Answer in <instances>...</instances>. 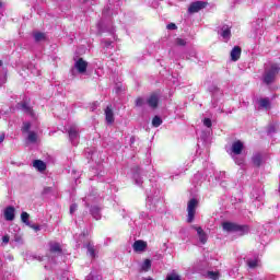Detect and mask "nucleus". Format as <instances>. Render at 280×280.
Returning a JSON list of instances; mask_svg holds the SVG:
<instances>
[{"label": "nucleus", "instance_id": "46", "mask_svg": "<svg viewBox=\"0 0 280 280\" xmlns=\"http://www.w3.org/2000/svg\"><path fill=\"white\" fill-rule=\"evenodd\" d=\"M200 173H197L196 175H195V178H200Z\"/></svg>", "mask_w": 280, "mask_h": 280}, {"label": "nucleus", "instance_id": "7", "mask_svg": "<svg viewBox=\"0 0 280 280\" xmlns=\"http://www.w3.org/2000/svg\"><path fill=\"white\" fill-rule=\"evenodd\" d=\"M219 36L225 39V43L231 40V27L229 25H223L218 31Z\"/></svg>", "mask_w": 280, "mask_h": 280}, {"label": "nucleus", "instance_id": "20", "mask_svg": "<svg viewBox=\"0 0 280 280\" xmlns=\"http://www.w3.org/2000/svg\"><path fill=\"white\" fill-rule=\"evenodd\" d=\"M27 141L30 143H36L38 141V135L35 131H28Z\"/></svg>", "mask_w": 280, "mask_h": 280}, {"label": "nucleus", "instance_id": "40", "mask_svg": "<svg viewBox=\"0 0 280 280\" xmlns=\"http://www.w3.org/2000/svg\"><path fill=\"white\" fill-rule=\"evenodd\" d=\"M93 1L95 0H81L83 4H89V5H93Z\"/></svg>", "mask_w": 280, "mask_h": 280}, {"label": "nucleus", "instance_id": "39", "mask_svg": "<svg viewBox=\"0 0 280 280\" xmlns=\"http://www.w3.org/2000/svg\"><path fill=\"white\" fill-rule=\"evenodd\" d=\"M9 242H10V236L4 235V236L2 237V243H3V244H9Z\"/></svg>", "mask_w": 280, "mask_h": 280}, {"label": "nucleus", "instance_id": "37", "mask_svg": "<svg viewBox=\"0 0 280 280\" xmlns=\"http://www.w3.org/2000/svg\"><path fill=\"white\" fill-rule=\"evenodd\" d=\"M102 43H104L105 47L108 49L110 48V45H113V42L107 40V39H103Z\"/></svg>", "mask_w": 280, "mask_h": 280}, {"label": "nucleus", "instance_id": "32", "mask_svg": "<svg viewBox=\"0 0 280 280\" xmlns=\"http://www.w3.org/2000/svg\"><path fill=\"white\" fill-rule=\"evenodd\" d=\"M30 128H32V124L24 122L22 127V132H30Z\"/></svg>", "mask_w": 280, "mask_h": 280}, {"label": "nucleus", "instance_id": "10", "mask_svg": "<svg viewBox=\"0 0 280 280\" xmlns=\"http://www.w3.org/2000/svg\"><path fill=\"white\" fill-rule=\"evenodd\" d=\"M132 248L135 250V253H143V250H145V248H148V243L145 241H136L132 245Z\"/></svg>", "mask_w": 280, "mask_h": 280}, {"label": "nucleus", "instance_id": "26", "mask_svg": "<svg viewBox=\"0 0 280 280\" xmlns=\"http://www.w3.org/2000/svg\"><path fill=\"white\" fill-rule=\"evenodd\" d=\"M133 180H135V184L138 185V186L143 185V179L141 178L140 173H135L133 174Z\"/></svg>", "mask_w": 280, "mask_h": 280}, {"label": "nucleus", "instance_id": "1", "mask_svg": "<svg viewBox=\"0 0 280 280\" xmlns=\"http://www.w3.org/2000/svg\"><path fill=\"white\" fill-rule=\"evenodd\" d=\"M222 226L223 231L228 233H238V235H248V233H250V228L246 224L242 225L233 222H224Z\"/></svg>", "mask_w": 280, "mask_h": 280}, {"label": "nucleus", "instance_id": "34", "mask_svg": "<svg viewBox=\"0 0 280 280\" xmlns=\"http://www.w3.org/2000/svg\"><path fill=\"white\" fill-rule=\"evenodd\" d=\"M203 126H206V128H211V126H213V124L211 122L210 118H205Z\"/></svg>", "mask_w": 280, "mask_h": 280}, {"label": "nucleus", "instance_id": "51", "mask_svg": "<svg viewBox=\"0 0 280 280\" xmlns=\"http://www.w3.org/2000/svg\"><path fill=\"white\" fill-rule=\"evenodd\" d=\"M147 280H153L152 278H148Z\"/></svg>", "mask_w": 280, "mask_h": 280}, {"label": "nucleus", "instance_id": "16", "mask_svg": "<svg viewBox=\"0 0 280 280\" xmlns=\"http://www.w3.org/2000/svg\"><path fill=\"white\" fill-rule=\"evenodd\" d=\"M14 207L9 206L4 209V219L8 222H12V220H14Z\"/></svg>", "mask_w": 280, "mask_h": 280}, {"label": "nucleus", "instance_id": "33", "mask_svg": "<svg viewBox=\"0 0 280 280\" xmlns=\"http://www.w3.org/2000/svg\"><path fill=\"white\" fill-rule=\"evenodd\" d=\"M166 280H180V276L176 273H171L166 277Z\"/></svg>", "mask_w": 280, "mask_h": 280}, {"label": "nucleus", "instance_id": "29", "mask_svg": "<svg viewBox=\"0 0 280 280\" xmlns=\"http://www.w3.org/2000/svg\"><path fill=\"white\" fill-rule=\"evenodd\" d=\"M233 160L235 161L236 165H244V158H241L240 155H234Z\"/></svg>", "mask_w": 280, "mask_h": 280}, {"label": "nucleus", "instance_id": "38", "mask_svg": "<svg viewBox=\"0 0 280 280\" xmlns=\"http://www.w3.org/2000/svg\"><path fill=\"white\" fill-rule=\"evenodd\" d=\"M167 30H177V26L174 23H170L166 26Z\"/></svg>", "mask_w": 280, "mask_h": 280}, {"label": "nucleus", "instance_id": "8", "mask_svg": "<svg viewBox=\"0 0 280 280\" xmlns=\"http://www.w3.org/2000/svg\"><path fill=\"white\" fill-rule=\"evenodd\" d=\"M191 229L197 231V235L199 237L200 244H207V240H209V236L205 233V230H202L200 226L191 225Z\"/></svg>", "mask_w": 280, "mask_h": 280}, {"label": "nucleus", "instance_id": "25", "mask_svg": "<svg viewBox=\"0 0 280 280\" xmlns=\"http://www.w3.org/2000/svg\"><path fill=\"white\" fill-rule=\"evenodd\" d=\"M161 124H163V119H161V117H159V116H154L152 119L153 128H159V126H161Z\"/></svg>", "mask_w": 280, "mask_h": 280}, {"label": "nucleus", "instance_id": "49", "mask_svg": "<svg viewBox=\"0 0 280 280\" xmlns=\"http://www.w3.org/2000/svg\"><path fill=\"white\" fill-rule=\"evenodd\" d=\"M1 65H3V62H2V61H0V67H1Z\"/></svg>", "mask_w": 280, "mask_h": 280}, {"label": "nucleus", "instance_id": "9", "mask_svg": "<svg viewBox=\"0 0 280 280\" xmlns=\"http://www.w3.org/2000/svg\"><path fill=\"white\" fill-rule=\"evenodd\" d=\"M105 119L107 124H115V113L113 112V105H108L105 108Z\"/></svg>", "mask_w": 280, "mask_h": 280}, {"label": "nucleus", "instance_id": "28", "mask_svg": "<svg viewBox=\"0 0 280 280\" xmlns=\"http://www.w3.org/2000/svg\"><path fill=\"white\" fill-rule=\"evenodd\" d=\"M208 277H209V279L218 280L220 278V273H218L215 271H208Z\"/></svg>", "mask_w": 280, "mask_h": 280}, {"label": "nucleus", "instance_id": "47", "mask_svg": "<svg viewBox=\"0 0 280 280\" xmlns=\"http://www.w3.org/2000/svg\"><path fill=\"white\" fill-rule=\"evenodd\" d=\"M0 8H3V2L0 0Z\"/></svg>", "mask_w": 280, "mask_h": 280}, {"label": "nucleus", "instance_id": "50", "mask_svg": "<svg viewBox=\"0 0 280 280\" xmlns=\"http://www.w3.org/2000/svg\"><path fill=\"white\" fill-rule=\"evenodd\" d=\"M148 198L150 199V198H152L150 195H148Z\"/></svg>", "mask_w": 280, "mask_h": 280}, {"label": "nucleus", "instance_id": "11", "mask_svg": "<svg viewBox=\"0 0 280 280\" xmlns=\"http://www.w3.org/2000/svg\"><path fill=\"white\" fill-rule=\"evenodd\" d=\"M252 163L255 165V167H261L264 164V154L259 152L254 153L252 156Z\"/></svg>", "mask_w": 280, "mask_h": 280}, {"label": "nucleus", "instance_id": "19", "mask_svg": "<svg viewBox=\"0 0 280 280\" xmlns=\"http://www.w3.org/2000/svg\"><path fill=\"white\" fill-rule=\"evenodd\" d=\"M85 248H88V254L90 255V257L92 259H95L96 255H95V246L92 243H88L85 245Z\"/></svg>", "mask_w": 280, "mask_h": 280}, {"label": "nucleus", "instance_id": "14", "mask_svg": "<svg viewBox=\"0 0 280 280\" xmlns=\"http://www.w3.org/2000/svg\"><path fill=\"white\" fill-rule=\"evenodd\" d=\"M242 150H244V143H242V141H235L232 144V152L233 154H235L236 156H240V154H242Z\"/></svg>", "mask_w": 280, "mask_h": 280}, {"label": "nucleus", "instance_id": "12", "mask_svg": "<svg viewBox=\"0 0 280 280\" xmlns=\"http://www.w3.org/2000/svg\"><path fill=\"white\" fill-rule=\"evenodd\" d=\"M50 255L52 257H60L62 255V247H60L59 243H50Z\"/></svg>", "mask_w": 280, "mask_h": 280}, {"label": "nucleus", "instance_id": "23", "mask_svg": "<svg viewBox=\"0 0 280 280\" xmlns=\"http://www.w3.org/2000/svg\"><path fill=\"white\" fill-rule=\"evenodd\" d=\"M21 220H22V222H23L26 226H30V213H27V212H22V213H21Z\"/></svg>", "mask_w": 280, "mask_h": 280}, {"label": "nucleus", "instance_id": "4", "mask_svg": "<svg viewBox=\"0 0 280 280\" xmlns=\"http://www.w3.org/2000/svg\"><path fill=\"white\" fill-rule=\"evenodd\" d=\"M68 135L72 145H78V139H80V129H78V126H71L68 129Z\"/></svg>", "mask_w": 280, "mask_h": 280}, {"label": "nucleus", "instance_id": "48", "mask_svg": "<svg viewBox=\"0 0 280 280\" xmlns=\"http://www.w3.org/2000/svg\"><path fill=\"white\" fill-rule=\"evenodd\" d=\"M130 141H131V143H135V138H131Z\"/></svg>", "mask_w": 280, "mask_h": 280}, {"label": "nucleus", "instance_id": "36", "mask_svg": "<svg viewBox=\"0 0 280 280\" xmlns=\"http://www.w3.org/2000/svg\"><path fill=\"white\" fill-rule=\"evenodd\" d=\"M75 211H78V203H72L70 206V213L73 214Z\"/></svg>", "mask_w": 280, "mask_h": 280}, {"label": "nucleus", "instance_id": "44", "mask_svg": "<svg viewBox=\"0 0 280 280\" xmlns=\"http://www.w3.org/2000/svg\"><path fill=\"white\" fill-rule=\"evenodd\" d=\"M272 132H275V127H269V129H268V135H272Z\"/></svg>", "mask_w": 280, "mask_h": 280}, {"label": "nucleus", "instance_id": "15", "mask_svg": "<svg viewBox=\"0 0 280 280\" xmlns=\"http://www.w3.org/2000/svg\"><path fill=\"white\" fill-rule=\"evenodd\" d=\"M90 213L94 220H102V208L97 206H92L90 209Z\"/></svg>", "mask_w": 280, "mask_h": 280}, {"label": "nucleus", "instance_id": "2", "mask_svg": "<svg viewBox=\"0 0 280 280\" xmlns=\"http://www.w3.org/2000/svg\"><path fill=\"white\" fill-rule=\"evenodd\" d=\"M280 66L279 63H270L269 66L265 67V73L262 75V80L265 84H272L275 79L279 74Z\"/></svg>", "mask_w": 280, "mask_h": 280}, {"label": "nucleus", "instance_id": "43", "mask_svg": "<svg viewBox=\"0 0 280 280\" xmlns=\"http://www.w3.org/2000/svg\"><path fill=\"white\" fill-rule=\"evenodd\" d=\"M5 141V133H0V143H3Z\"/></svg>", "mask_w": 280, "mask_h": 280}, {"label": "nucleus", "instance_id": "24", "mask_svg": "<svg viewBox=\"0 0 280 280\" xmlns=\"http://www.w3.org/2000/svg\"><path fill=\"white\" fill-rule=\"evenodd\" d=\"M260 108H270V100L269 98H261L259 101Z\"/></svg>", "mask_w": 280, "mask_h": 280}, {"label": "nucleus", "instance_id": "21", "mask_svg": "<svg viewBox=\"0 0 280 280\" xmlns=\"http://www.w3.org/2000/svg\"><path fill=\"white\" fill-rule=\"evenodd\" d=\"M152 268V261L150 259H145L141 265L142 272H148Z\"/></svg>", "mask_w": 280, "mask_h": 280}, {"label": "nucleus", "instance_id": "30", "mask_svg": "<svg viewBox=\"0 0 280 280\" xmlns=\"http://www.w3.org/2000/svg\"><path fill=\"white\" fill-rule=\"evenodd\" d=\"M100 280V279H102V276H95V273L94 272H91L86 278H85V280Z\"/></svg>", "mask_w": 280, "mask_h": 280}, {"label": "nucleus", "instance_id": "3", "mask_svg": "<svg viewBox=\"0 0 280 280\" xmlns=\"http://www.w3.org/2000/svg\"><path fill=\"white\" fill-rule=\"evenodd\" d=\"M198 207V201L196 198H192L188 201L187 211H188V218L187 222L191 224L194 222V218H196V209Z\"/></svg>", "mask_w": 280, "mask_h": 280}, {"label": "nucleus", "instance_id": "31", "mask_svg": "<svg viewBox=\"0 0 280 280\" xmlns=\"http://www.w3.org/2000/svg\"><path fill=\"white\" fill-rule=\"evenodd\" d=\"M175 43L178 47H185V45H187V42L183 38H176Z\"/></svg>", "mask_w": 280, "mask_h": 280}, {"label": "nucleus", "instance_id": "41", "mask_svg": "<svg viewBox=\"0 0 280 280\" xmlns=\"http://www.w3.org/2000/svg\"><path fill=\"white\" fill-rule=\"evenodd\" d=\"M22 108L23 110H25L26 113H30L31 108L30 106H27V104H22Z\"/></svg>", "mask_w": 280, "mask_h": 280}, {"label": "nucleus", "instance_id": "18", "mask_svg": "<svg viewBox=\"0 0 280 280\" xmlns=\"http://www.w3.org/2000/svg\"><path fill=\"white\" fill-rule=\"evenodd\" d=\"M33 167H35V170H38V172H45L47 170V164H45V162H43L42 160H35L33 162Z\"/></svg>", "mask_w": 280, "mask_h": 280}, {"label": "nucleus", "instance_id": "42", "mask_svg": "<svg viewBox=\"0 0 280 280\" xmlns=\"http://www.w3.org/2000/svg\"><path fill=\"white\" fill-rule=\"evenodd\" d=\"M30 226H31V229H33L34 231H40V225H36V224L31 225V224H30Z\"/></svg>", "mask_w": 280, "mask_h": 280}, {"label": "nucleus", "instance_id": "13", "mask_svg": "<svg viewBox=\"0 0 280 280\" xmlns=\"http://www.w3.org/2000/svg\"><path fill=\"white\" fill-rule=\"evenodd\" d=\"M231 60L233 62H237L240 60V57L242 56V48L240 46H235L232 50H231Z\"/></svg>", "mask_w": 280, "mask_h": 280}, {"label": "nucleus", "instance_id": "35", "mask_svg": "<svg viewBox=\"0 0 280 280\" xmlns=\"http://www.w3.org/2000/svg\"><path fill=\"white\" fill-rule=\"evenodd\" d=\"M143 104H145V101H143V98L139 97L136 100V106L141 107L143 106Z\"/></svg>", "mask_w": 280, "mask_h": 280}, {"label": "nucleus", "instance_id": "17", "mask_svg": "<svg viewBox=\"0 0 280 280\" xmlns=\"http://www.w3.org/2000/svg\"><path fill=\"white\" fill-rule=\"evenodd\" d=\"M147 104L151 107V108H156L159 106V96H156V94L151 95L148 100H147Z\"/></svg>", "mask_w": 280, "mask_h": 280}, {"label": "nucleus", "instance_id": "45", "mask_svg": "<svg viewBox=\"0 0 280 280\" xmlns=\"http://www.w3.org/2000/svg\"><path fill=\"white\" fill-rule=\"evenodd\" d=\"M97 106H100V103H94V107H92V110H95V108H97Z\"/></svg>", "mask_w": 280, "mask_h": 280}, {"label": "nucleus", "instance_id": "5", "mask_svg": "<svg viewBox=\"0 0 280 280\" xmlns=\"http://www.w3.org/2000/svg\"><path fill=\"white\" fill-rule=\"evenodd\" d=\"M205 8H207V2L196 1L190 4V7L188 8V12L194 14L196 12H200V10H205Z\"/></svg>", "mask_w": 280, "mask_h": 280}, {"label": "nucleus", "instance_id": "27", "mask_svg": "<svg viewBox=\"0 0 280 280\" xmlns=\"http://www.w3.org/2000/svg\"><path fill=\"white\" fill-rule=\"evenodd\" d=\"M247 266H248V268H257V266H258L257 259H248Z\"/></svg>", "mask_w": 280, "mask_h": 280}, {"label": "nucleus", "instance_id": "6", "mask_svg": "<svg viewBox=\"0 0 280 280\" xmlns=\"http://www.w3.org/2000/svg\"><path fill=\"white\" fill-rule=\"evenodd\" d=\"M88 67H89V62H86V61L83 60L82 58H79V59L74 62V69L78 71V73H81V74L86 73Z\"/></svg>", "mask_w": 280, "mask_h": 280}, {"label": "nucleus", "instance_id": "22", "mask_svg": "<svg viewBox=\"0 0 280 280\" xmlns=\"http://www.w3.org/2000/svg\"><path fill=\"white\" fill-rule=\"evenodd\" d=\"M35 43H40L45 40L47 37L45 36V33L36 32L33 34Z\"/></svg>", "mask_w": 280, "mask_h": 280}]
</instances>
